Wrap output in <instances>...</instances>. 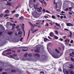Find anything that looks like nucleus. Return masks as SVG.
Wrapping results in <instances>:
<instances>
[{
	"label": "nucleus",
	"instance_id": "4be33fe9",
	"mask_svg": "<svg viewBox=\"0 0 74 74\" xmlns=\"http://www.w3.org/2000/svg\"><path fill=\"white\" fill-rule=\"evenodd\" d=\"M22 34V32L21 31L18 32V35H21V34Z\"/></svg>",
	"mask_w": 74,
	"mask_h": 74
},
{
	"label": "nucleus",
	"instance_id": "a18cd8bd",
	"mask_svg": "<svg viewBox=\"0 0 74 74\" xmlns=\"http://www.w3.org/2000/svg\"><path fill=\"white\" fill-rule=\"evenodd\" d=\"M56 11H57V12H60V10L59 9H56Z\"/></svg>",
	"mask_w": 74,
	"mask_h": 74
},
{
	"label": "nucleus",
	"instance_id": "6ab92c4d",
	"mask_svg": "<svg viewBox=\"0 0 74 74\" xmlns=\"http://www.w3.org/2000/svg\"><path fill=\"white\" fill-rule=\"evenodd\" d=\"M53 36V33L51 32L50 33V37H52Z\"/></svg>",
	"mask_w": 74,
	"mask_h": 74
},
{
	"label": "nucleus",
	"instance_id": "412c9836",
	"mask_svg": "<svg viewBox=\"0 0 74 74\" xmlns=\"http://www.w3.org/2000/svg\"><path fill=\"white\" fill-rule=\"evenodd\" d=\"M35 9H36L38 7V5L37 4L35 5L34 7Z\"/></svg>",
	"mask_w": 74,
	"mask_h": 74
},
{
	"label": "nucleus",
	"instance_id": "20e7f679",
	"mask_svg": "<svg viewBox=\"0 0 74 74\" xmlns=\"http://www.w3.org/2000/svg\"><path fill=\"white\" fill-rule=\"evenodd\" d=\"M34 56L36 57V58H40V54L38 53H36L34 54Z\"/></svg>",
	"mask_w": 74,
	"mask_h": 74
},
{
	"label": "nucleus",
	"instance_id": "49530a36",
	"mask_svg": "<svg viewBox=\"0 0 74 74\" xmlns=\"http://www.w3.org/2000/svg\"><path fill=\"white\" fill-rule=\"evenodd\" d=\"M44 17L45 18H49V17L48 16H44Z\"/></svg>",
	"mask_w": 74,
	"mask_h": 74
},
{
	"label": "nucleus",
	"instance_id": "680f3d73",
	"mask_svg": "<svg viewBox=\"0 0 74 74\" xmlns=\"http://www.w3.org/2000/svg\"><path fill=\"white\" fill-rule=\"evenodd\" d=\"M46 12H47V13H50V12H49L47 10H46Z\"/></svg>",
	"mask_w": 74,
	"mask_h": 74
},
{
	"label": "nucleus",
	"instance_id": "e433bc0d",
	"mask_svg": "<svg viewBox=\"0 0 74 74\" xmlns=\"http://www.w3.org/2000/svg\"><path fill=\"white\" fill-rule=\"evenodd\" d=\"M19 27V25H18L16 27H15L16 29H18Z\"/></svg>",
	"mask_w": 74,
	"mask_h": 74
},
{
	"label": "nucleus",
	"instance_id": "603ef678",
	"mask_svg": "<svg viewBox=\"0 0 74 74\" xmlns=\"http://www.w3.org/2000/svg\"><path fill=\"white\" fill-rule=\"evenodd\" d=\"M12 55L14 56H16V54H13Z\"/></svg>",
	"mask_w": 74,
	"mask_h": 74
},
{
	"label": "nucleus",
	"instance_id": "72a5a7b5",
	"mask_svg": "<svg viewBox=\"0 0 74 74\" xmlns=\"http://www.w3.org/2000/svg\"><path fill=\"white\" fill-rule=\"evenodd\" d=\"M28 56L31 57L32 56V55L31 53L29 54H28Z\"/></svg>",
	"mask_w": 74,
	"mask_h": 74
},
{
	"label": "nucleus",
	"instance_id": "338daca9",
	"mask_svg": "<svg viewBox=\"0 0 74 74\" xmlns=\"http://www.w3.org/2000/svg\"><path fill=\"white\" fill-rule=\"evenodd\" d=\"M17 31H20L21 30V28H18L17 29Z\"/></svg>",
	"mask_w": 74,
	"mask_h": 74
},
{
	"label": "nucleus",
	"instance_id": "a19ab883",
	"mask_svg": "<svg viewBox=\"0 0 74 74\" xmlns=\"http://www.w3.org/2000/svg\"><path fill=\"white\" fill-rule=\"evenodd\" d=\"M58 71H60V72H62V69H61V68H59L58 69Z\"/></svg>",
	"mask_w": 74,
	"mask_h": 74
},
{
	"label": "nucleus",
	"instance_id": "9b49d317",
	"mask_svg": "<svg viewBox=\"0 0 74 74\" xmlns=\"http://www.w3.org/2000/svg\"><path fill=\"white\" fill-rule=\"evenodd\" d=\"M23 48L25 49H23V51L24 52H26V51H27L28 50V49L27 47H24Z\"/></svg>",
	"mask_w": 74,
	"mask_h": 74
},
{
	"label": "nucleus",
	"instance_id": "5701e85b",
	"mask_svg": "<svg viewBox=\"0 0 74 74\" xmlns=\"http://www.w3.org/2000/svg\"><path fill=\"white\" fill-rule=\"evenodd\" d=\"M19 14H16L15 16L16 18H18L19 17Z\"/></svg>",
	"mask_w": 74,
	"mask_h": 74
},
{
	"label": "nucleus",
	"instance_id": "423d86ee",
	"mask_svg": "<svg viewBox=\"0 0 74 74\" xmlns=\"http://www.w3.org/2000/svg\"><path fill=\"white\" fill-rule=\"evenodd\" d=\"M25 26V24H24L23 23L22 24V25L21 26V28H22V29H23V31H24V36H25V31L24 30V26Z\"/></svg>",
	"mask_w": 74,
	"mask_h": 74
},
{
	"label": "nucleus",
	"instance_id": "a878e982",
	"mask_svg": "<svg viewBox=\"0 0 74 74\" xmlns=\"http://www.w3.org/2000/svg\"><path fill=\"white\" fill-rule=\"evenodd\" d=\"M12 32H8V34H9V35H11V34H12Z\"/></svg>",
	"mask_w": 74,
	"mask_h": 74
},
{
	"label": "nucleus",
	"instance_id": "37998d69",
	"mask_svg": "<svg viewBox=\"0 0 74 74\" xmlns=\"http://www.w3.org/2000/svg\"><path fill=\"white\" fill-rule=\"evenodd\" d=\"M39 0L40 2V3H41V4H43V1H42L41 0Z\"/></svg>",
	"mask_w": 74,
	"mask_h": 74
},
{
	"label": "nucleus",
	"instance_id": "b1692460",
	"mask_svg": "<svg viewBox=\"0 0 74 74\" xmlns=\"http://www.w3.org/2000/svg\"><path fill=\"white\" fill-rule=\"evenodd\" d=\"M5 13H10V11L8 10H6L5 11Z\"/></svg>",
	"mask_w": 74,
	"mask_h": 74
},
{
	"label": "nucleus",
	"instance_id": "39448f33",
	"mask_svg": "<svg viewBox=\"0 0 74 74\" xmlns=\"http://www.w3.org/2000/svg\"><path fill=\"white\" fill-rule=\"evenodd\" d=\"M40 8H38L37 9V10L38 12H41V10H42V7H41L40 6Z\"/></svg>",
	"mask_w": 74,
	"mask_h": 74
},
{
	"label": "nucleus",
	"instance_id": "8fccbe9b",
	"mask_svg": "<svg viewBox=\"0 0 74 74\" xmlns=\"http://www.w3.org/2000/svg\"><path fill=\"white\" fill-rule=\"evenodd\" d=\"M73 40H71L70 41V43H71V44H73Z\"/></svg>",
	"mask_w": 74,
	"mask_h": 74
},
{
	"label": "nucleus",
	"instance_id": "473e14b6",
	"mask_svg": "<svg viewBox=\"0 0 74 74\" xmlns=\"http://www.w3.org/2000/svg\"><path fill=\"white\" fill-rule=\"evenodd\" d=\"M9 16L8 14H6L5 15H4V18H5V17H7V16Z\"/></svg>",
	"mask_w": 74,
	"mask_h": 74
},
{
	"label": "nucleus",
	"instance_id": "4468645a",
	"mask_svg": "<svg viewBox=\"0 0 74 74\" xmlns=\"http://www.w3.org/2000/svg\"><path fill=\"white\" fill-rule=\"evenodd\" d=\"M44 40L45 42H47V41H49V39L45 38H44Z\"/></svg>",
	"mask_w": 74,
	"mask_h": 74
},
{
	"label": "nucleus",
	"instance_id": "5fc2aeb1",
	"mask_svg": "<svg viewBox=\"0 0 74 74\" xmlns=\"http://www.w3.org/2000/svg\"><path fill=\"white\" fill-rule=\"evenodd\" d=\"M69 10V8H67L65 9V11H68Z\"/></svg>",
	"mask_w": 74,
	"mask_h": 74
},
{
	"label": "nucleus",
	"instance_id": "aec40b11",
	"mask_svg": "<svg viewBox=\"0 0 74 74\" xmlns=\"http://www.w3.org/2000/svg\"><path fill=\"white\" fill-rule=\"evenodd\" d=\"M29 24L30 25V26H32V27H34V25L32 24L31 22L29 23Z\"/></svg>",
	"mask_w": 74,
	"mask_h": 74
},
{
	"label": "nucleus",
	"instance_id": "864d4df0",
	"mask_svg": "<svg viewBox=\"0 0 74 74\" xmlns=\"http://www.w3.org/2000/svg\"><path fill=\"white\" fill-rule=\"evenodd\" d=\"M60 40L61 41H63V39L62 38H60Z\"/></svg>",
	"mask_w": 74,
	"mask_h": 74
},
{
	"label": "nucleus",
	"instance_id": "13d9d810",
	"mask_svg": "<svg viewBox=\"0 0 74 74\" xmlns=\"http://www.w3.org/2000/svg\"><path fill=\"white\" fill-rule=\"evenodd\" d=\"M60 18L61 19H63V16H61Z\"/></svg>",
	"mask_w": 74,
	"mask_h": 74
},
{
	"label": "nucleus",
	"instance_id": "58836bf2",
	"mask_svg": "<svg viewBox=\"0 0 74 74\" xmlns=\"http://www.w3.org/2000/svg\"><path fill=\"white\" fill-rule=\"evenodd\" d=\"M55 32L56 33V34H58V31H55Z\"/></svg>",
	"mask_w": 74,
	"mask_h": 74
},
{
	"label": "nucleus",
	"instance_id": "0eeeda50",
	"mask_svg": "<svg viewBox=\"0 0 74 74\" xmlns=\"http://www.w3.org/2000/svg\"><path fill=\"white\" fill-rule=\"evenodd\" d=\"M52 56L54 58H58L59 56H58V55L57 54H52Z\"/></svg>",
	"mask_w": 74,
	"mask_h": 74
},
{
	"label": "nucleus",
	"instance_id": "7c9ffc66",
	"mask_svg": "<svg viewBox=\"0 0 74 74\" xmlns=\"http://www.w3.org/2000/svg\"><path fill=\"white\" fill-rule=\"evenodd\" d=\"M71 60L72 61V62H74V58H73L72 57H71Z\"/></svg>",
	"mask_w": 74,
	"mask_h": 74
},
{
	"label": "nucleus",
	"instance_id": "ea45409f",
	"mask_svg": "<svg viewBox=\"0 0 74 74\" xmlns=\"http://www.w3.org/2000/svg\"><path fill=\"white\" fill-rule=\"evenodd\" d=\"M29 36H30V31H29V33H28V37L27 38V39H28L29 38Z\"/></svg>",
	"mask_w": 74,
	"mask_h": 74
},
{
	"label": "nucleus",
	"instance_id": "2f4dec72",
	"mask_svg": "<svg viewBox=\"0 0 74 74\" xmlns=\"http://www.w3.org/2000/svg\"><path fill=\"white\" fill-rule=\"evenodd\" d=\"M54 38L56 39V40H58V37L57 36H55L54 37Z\"/></svg>",
	"mask_w": 74,
	"mask_h": 74
},
{
	"label": "nucleus",
	"instance_id": "c756f323",
	"mask_svg": "<svg viewBox=\"0 0 74 74\" xmlns=\"http://www.w3.org/2000/svg\"><path fill=\"white\" fill-rule=\"evenodd\" d=\"M0 64H1L2 65H3V64H4V62L1 61H0Z\"/></svg>",
	"mask_w": 74,
	"mask_h": 74
},
{
	"label": "nucleus",
	"instance_id": "3c124183",
	"mask_svg": "<svg viewBox=\"0 0 74 74\" xmlns=\"http://www.w3.org/2000/svg\"><path fill=\"white\" fill-rule=\"evenodd\" d=\"M10 52H8L6 53V55H10Z\"/></svg>",
	"mask_w": 74,
	"mask_h": 74
},
{
	"label": "nucleus",
	"instance_id": "6e6d98bb",
	"mask_svg": "<svg viewBox=\"0 0 74 74\" xmlns=\"http://www.w3.org/2000/svg\"><path fill=\"white\" fill-rule=\"evenodd\" d=\"M3 68H0V71H3Z\"/></svg>",
	"mask_w": 74,
	"mask_h": 74
},
{
	"label": "nucleus",
	"instance_id": "a211bd4d",
	"mask_svg": "<svg viewBox=\"0 0 74 74\" xmlns=\"http://www.w3.org/2000/svg\"><path fill=\"white\" fill-rule=\"evenodd\" d=\"M55 51L57 53H60L59 51L58 50V49H55Z\"/></svg>",
	"mask_w": 74,
	"mask_h": 74
},
{
	"label": "nucleus",
	"instance_id": "f8f14e48",
	"mask_svg": "<svg viewBox=\"0 0 74 74\" xmlns=\"http://www.w3.org/2000/svg\"><path fill=\"white\" fill-rule=\"evenodd\" d=\"M41 58L42 60H45V56L44 55H42L41 56Z\"/></svg>",
	"mask_w": 74,
	"mask_h": 74
},
{
	"label": "nucleus",
	"instance_id": "dca6fc26",
	"mask_svg": "<svg viewBox=\"0 0 74 74\" xmlns=\"http://www.w3.org/2000/svg\"><path fill=\"white\" fill-rule=\"evenodd\" d=\"M11 51V49H8L4 51L3 52H9L10 51Z\"/></svg>",
	"mask_w": 74,
	"mask_h": 74
},
{
	"label": "nucleus",
	"instance_id": "c9c22d12",
	"mask_svg": "<svg viewBox=\"0 0 74 74\" xmlns=\"http://www.w3.org/2000/svg\"><path fill=\"white\" fill-rule=\"evenodd\" d=\"M43 3H44V4L45 5V6L47 5V3H46V2L45 1H44L43 2Z\"/></svg>",
	"mask_w": 74,
	"mask_h": 74
},
{
	"label": "nucleus",
	"instance_id": "1a4fd4ad",
	"mask_svg": "<svg viewBox=\"0 0 74 74\" xmlns=\"http://www.w3.org/2000/svg\"><path fill=\"white\" fill-rule=\"evenodd\" d=\"M69 67L70 69H74V66L73 65L71 64H69Z\"/></svg>",
	"mask_w": 74,
	"mask_h": 74
},
{
	"label": "nucleus",
	"instance_id": "09e8293b",
	"mask_svg": "<svg viewBox=\"0 0 74 74\" xmlns=\"http://www.w3.org/2000/svg\"><path fill=\"white\" fill-rule=\"evenodd\" d=\"M48 45H52V44L51 43H48Z\"/></svg>",
	"mask_w": 74,
	"mask_h": 74
},
{
	"label": "nucleus",
	"instance_id": "9d476101",
	"mask_svg": "<svg viewBox=\"0 0 74 74\" xmlns=\"http://www.w3.org/2000/svg\"><path fill=\"white\" fill-rule=\"evenodd\" d=\"M66 26H73V24L69 23H66Z\"/></svg>",
	"mask_w": 74,
	"mask_h": 74
},
{
	"label": "nucleus",
	"instance_id": "f257e3e1",
	"mask_svg": "<svg viewBox=\"0 0 74 74\" xmlns=\"http://www.w3.org/2000/svg\"><path fill=\"white\" fill-rule=\"evenodd\" d=\"M37 14H38L37 12H33L32 13V15L33 16L36 18H38V16L37 15Z\"/></svg>",
	"mask_w": 74,
	"mask_h": 74
},
{
	"label": "nucleus",
	"instance_id": "f3484780",
	"mask_svg": "<svg viewBox=\"0 0 74 74\" xmlns=\"http://www.w3.org/2000/svg\"><path fill=\"white\" fill-rule=\"evenodd\" d=\"M6 4L7 5H9V6H11V5H12V4L8 2H7Z\"/></svg>",
	"mask_w": 74,
	"mask_h": 74
},
{
	"label": "nucleus",
	"instance_id": "e2e57ef3",
	"mask_svg": "<svg viewBox=\"0 0 74 74\" xmlns=\"http://www.w3.org/2000/svg\"><path fill=\"white\" fill-rule=\"evenodd\" d=\"M42 11H43V12H45V9H43Z\"/></svg>",
	"mask_w": 74,
	"mask_h": 74
},
{
	"label": "nucleus",
	"instance_id": "4d7b16f0",
	"mask_svg": "<svg viewBox=\"0 0 74 74\" xmlns=\"http://www.w3.org/2000/svg\"><path fill=\"white\" fill-rule=\"evenodd\" d=\"M3 34V32H0V36H1Z\"/></svg>",
	"mask_w": 74,
	"mask_h": 74
},
{
	"label": "nucleus",
	"instance_id": "f704fd0d",
	"mask_svg": "<svg viewBox=\"0 0 74 74\" xmlns=\"http://www.w3.org/2000/svg\"><path fill=\"white\" fill-rule=\"evenodd\" d=\"M51 18H53V19H55L56 17L55 16L53 15L51 16Z\"/></svg>",
	"mask_w": 74,
	"mask_h": 74
},
{
	"label": "nucleus",
	"instance_id": "cd10ccee",
	"mask_svg": "<svg viewBox=\"0 0 74 74\" xmlns=\"http://www.w3.org/2000/svg\"><path fill=\"white\" fill-rule=\"evenodd\" d=\"M70 74H74V72L73 71H71L69 72Z\"/></svg>",
	"mask_w": 74,
	"mask_h": 74
},
{
	"label": "nucleus",
	"instance_id": "4c0bfd02",
	"mask_svg": "<svg viewBox=\"0 0 74 74\" xmlns=\"http://www.w3.org/2000/svg\"><path fill=\"white\" fill-rule=\"evenodd\" d=\"M11 12L12 13V14H14V12H16V11L15 10H14L13 11H12Z\"/></svg>",
	"mask_w": 74,
	"mask_h": 74
},
{
	"label": "nucleus",
	"instance_id": "de8ad7c7",
	"mask_svg": "<svg viewBox=\"0 0 74 74\" xmlns=\"http://www.w3.org/2000/svg\"><path fill=\"white\" fill-rule=\"evenodd\" d=\"M19 7V5H18V6H16L15 8L16 10H17V9H18V8Z\"/></svg>",
	"mask_w": 74,
	"mask_h": 74
},
{
	"label": "nucleus",
	"instance_id": "2eb2a0df",
	"mask_svg": "<svg viewBox=\"0 0 74 74\" xmlns=\"http://www.w3.org/2000/svg\"><path fill=\"white\" fill-rule=\"evenodd\" d=\"M70 35L67 36L68 37H72V32L71 31L70 32Z\"/></svg>",
	"mask_w": 74,
	"mask_h": 74
},
{
	"label": "nucleus",
	"instance_id": "f03ea898",
	"mask_svg": "<svg viewBox=\"0 0 74 74\" xmlns=\"http://www.w3.org/2000/svg\"><path fill=\"white\" fill-rule=\"evenodd\" d=\"M31 31L32 32V33H34L35 32H37L38 31V29H31Z\"/></svg>",
	"mask_w": 74,
	"mask_h": 74
},
{
	"label": "nucleus",
	"instance_id": "052dcab7",
	"mask_svg": "<svg viewBox=\"0 0 74 74\" xmlns=\"http://www.w3.org/2000/svg\"><path fill=\"white\" fill-rule=\"evenodd\" d=\"M63 18L64 19H66V18H67V16H64Z\"/></svg>",
	"mask_w": 74,
	"mask_h": 74
},
{
	"label": "nucleus",
	"instance_id": "c03bdc74",
	"mask_svg": "<svg viewBox=\"0 0 74 74\" xmlns=\"http://www.w3.org/2000/svg\"><path fill=\"white\" fill-rule=\"evenodd\" d=\"M4 52H3V53H2L3 55V56H6V54H5L4 53Z\"/></svg>",
	"mask_w": 74,
	"mask_h": 74
},
{
	"label": "nucleus",
	"instance_id": "c85d7f7f",
	"mask_svg": "<svg viewBox=\"0 0 74 74\" xmlns=\"http://www.w3.org/2000/svg\"><path fill=\"white\" fill-rule=\"evenodd\" d=\"M28 54V53H25L24 55V57H27V55Z\"/></svg>",
	"mask_w": 74,
	"mask_h": 74
},
{
	"label": "nucleus",
	"instance_id": "bf43d9fd",
	"mask_svg": "<svg viewBox=\"0 0 74 74\" xmlns=\"http://www.w3.org/2000/svg\"><path fill=\"white\" fill-rule=\"evenodd\" d=\"M69 14H70V15H72V14H73V13H72V12H69Z\"/></svg>",
	"mask_w": 74,
	"mask_h": 74
},
{
	"label": "nucleus",
	"instance_id": "6e6552de",
	"mask_svg": "<svg viewBox=\"0 0 74 74\" xmlns=\"http://www.w3.org/2000/svg\"><path fill=\"white\" fill-rule=\"evenodd\" d=\"M63 71L64 74H69V72L67 71H66L65 69H63Z\"/></svg>",
	"mask_w": 74,
	"mask_h": 74
},
{
	"label": "nucleus",
	"instance_id": "0e129e2a",
	"mask_svg": "<svg viewBox=\"0 0 74 74\" xmlns=\"http://www.w3.org/2000/svg\"><path fill=\"white\" fill-rule=\"evenodd\" d=\"M71 54H72L73 56H74V52H73V51L72 52Z\"/></svg>",
	"mask_w": 74,
	"mask_h": 74
},
{
	"label": "nucleus",
	"instance_id": "ddd939ff",
	"mask_svg": "<svg viewBox=\"0 0 74 74\" xmlns=\"http://www.w3.org/2000/svg\"><path fill=\"white\" fill-rule=\"evenodd\" d=\"M11 73H17L16 70H15L14 69H12L11 70Z\"/></svg>",
	"mask_w": 74,
	"mask_h": 74
},
{
	"label": "nucleus",
	"instance_id": "774afa93",
	"mask_svg": "<svg viewBox=\"0 0 74 74\" xmlns=\"http://www.w3.org/2000/svg\"><path fill=\"white\" fill-rule=\"evenodd\" d=\"M2 74H7V73L6 72H3Z\"/></svg>",
	"mask_w": 74,
	"mask_h": 74
},
{
	"label": "nucleus",
	"instance_id": "bb28decb",
	"mask_svg": "<svg viewBox=\"0 0 74 74\" xmlns=\"http://www.w3.org/2000/svg\"><path fill=\"white\" fill-rule=\"evenodd\" d=\"M3 16H4V14H3V13L1 14L0 15V18H2V17H3Z\"/></svg>",
	"mask_w": 74,
	"mask_h": 74
},
{
	"label": "nucleus",
	"instance_id": "393cba45",
	"mask_svg": "<svg viewBox=\"0 0 74 74\" xmlns=\"http://www.w3.org/2000/svg\"><path fill=\"white\" fill-rule=\"evenodd\" d=\"M23 16H22L20 17L19 18L20 20H22L23 19Z\"/></svg>",
	"mask_w": 74,
	"mask_h": 74
},
{
	"label": "nucleus",
	"instance_id": "7ed1b4c3",
	"mask_svg": "<svg viewBox=\"0 0 74 74\" xmlns=\"http://www.w3.org/2000/svg\"><path fill=\"white\" fill-rule=\"evenodd\" d=\"M40 50V47H37L36 49H35L34 51L36 53H40V50Z\"/></svg>",
	"mask_w": 74,
	"mask_h": 74
},
{
	"label": "nucleus",
	"instance_id": "79ce46f5",
	"mask_svg": "<svg viewBox=\"0 0 74 74\" xmlns=\"http://www.w3.org/2000/svg\"><path fill=\"white\" fill-rule=\"evenodd\" d=\"M57 4H58V3H56L55 6V7L56 9L58 8V5H57Z\"/></svg>",
	"mask_w": 74,
	"mask_h": 74
},
{
	"label": "nucleus",
	"instance_id": "69168bd1",
	"mask_svg": "<svg viewBox=\"0 0 74 74\" xmlns=\"http://www.w3.org/2000/svg\"><path fill=\"white\" fill-rule=\"evenodd\" d=\"M66 38V36H64V37H63V39H65Z\"/></svg>",
	"mask_w": 74,
	"mask_h": 74
}]
</instances>
